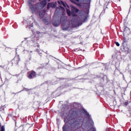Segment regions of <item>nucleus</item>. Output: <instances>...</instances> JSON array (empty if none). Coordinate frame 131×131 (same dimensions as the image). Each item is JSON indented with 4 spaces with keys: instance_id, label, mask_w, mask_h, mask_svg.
I'll list each match as a JSON object with an SVG mask.
<instances>
[{
    "instance_id": "a211bd4d",
    "label": "nucleus",
    "mask_w": 131,
    "mask_h": 131,
    "mask_svg": "<svg viewBox=\"0 0 131 131\" xmlns=\"http://www.w3.org/2000/svg\"><path fill=\"white\" fill-rule=\"evenodd\" d=\"M86 20H88V16H85L83 19V22H86Z\"/></svg>"
},
{
    "instance_id": "4468645a",
    "label": "nucleus",
    "mask_w": 131,
    "mask_h": 131,
    "mask_svg": "<svg viewBox=\"0 0 131 131\" xmlns=\"http://www.w3.org/2000/svg\"><path fill=\"white\" fill-rule=\"evenodd\" d=\"M5 51L6 52H9V51H11V48H9V47H7L5 49Z\"/></svg>"
},
{
    "instance_id": "f8f14e48",
    "label": "nucleus",
    "mask_w": 131,
    "mask_h": 131,
    "mask_svg": "<svg viewBox=\"0 0 131 131\" xmlns=\"http://www.w3.org/2000/svg\"><path fill=\"white\" fill-rule=\"evenodd\" d=\"M67 13L68 16H71V15H72V12H71V11H70V10L68 9H67Z\"/></svg>"
},
{
    "instance_id": "a878e982",
    "label": "nucleus",
    "mask_w": 131,
    "mask_h": 131,
    "mask_svg": "<svg viewBox=\"0 0 131 131\" xmlns=\"http://www.w3.org/2000/svg\"><path fill=\"white\" fill-rule=\"evenodd\" d=\"M77 2H78V3H79L80 2V0H76Z\"/></svg>"
},
{
    "instance_id": "4be33fe9",
    "label": "nucleus",
    "mask_w": 131,
    "mask_h": 131,
    "mask_svg": "<svg viewBox=\"0 0 131 131\" xmlns=\"http://www.w3.org/2000/svg\"><path fill=\"white\" fill-rule=\"evenodd\" d=\"M52 8H56V4L52 3Z\"/></svg>"
},
{
    "instance_id": "1a4fd4ad",
    "label": "nucleus",
    "mask_w": 131,
    "mask_h": 131,
    "mask_svg": "<svg viewBox=\"0 0 131 131\" xmlns=\"http://www.w3.org/2000/svg\"><path fill=\"white\" fill-rule=\"evenodd\" d=\"M62 30H67V29H68V26H67V25H65V24H62Z\"/></svg>"
},
{
    "instance_id": "cd10ccee",
    "label": "nucleus",
    "mask_w": 131,
    "mask_h": 131,
    "mask_svg": "<svg viewBox=\"0 0 131 131\" xmlns=\"http://www.w3.org/2000/svg\"><path fill=\"white\" fill-rule=\"evenodd\" d=\"M129 131H131V128H129Z\"/></svg>"
},
{
    "instance_id": "c85d7f7f",
    "label": "nucleus",
    "mask_w": 131,
    "mask_h": 131,
    "mask_svg": "<svg viewBox=\"0 0 131 131\" xmlns=\"http://www.w3.org/2000/svg\"><path fill=\"white\" fill-rule=\"evenodd\" d=\"M37 47H38V48H39V45H38Z\"/></svg>"
},
{
    "instance_id": "20e7f679",
    "label": "nucleus",
    "mask_w": 131,
    "mask_h": 131,
    "mask_svg": "<svg viewBox=\"0 0 131 131\" xmlns=\"http://www.w3.org/2000/svg\"><path fill=\"white\" fill-rule=\"evenodd\" d=\"M27 75H28L27 77L29 79H32L33 78H35V77L37 76V74L35 71L33 70L28 72L27 73Z\"/></svg>"
},
{
    "instance_id": "7c9ffc66",
    "label": "nucleus",
    "mask_w": 131,
    "mask_h": 131,
    "mask_svg": "<svg viewBox=\"0 0 131 131\" xmlns=\"http://www.w3.org/2000/svg\"><path fill=\"white\" fill-rule=\"evenodd\" d=\"M70 112H71V110H70Z\"/></svg>"
},
{
    "instance_id": "423d86ee",
    "label": "nucleus",
    "mask_w": 131,
    "mask_h": 131,
    "mask_svg": "<svg viewBox=\"0 0 131 131\" xmlns=\"http://www.w3.org/2000/svg\"><path fill=\"white\" fill-rule=\"evenodd\" d=\"M19 61H20V58H19V57L18 56L15 57L12 60V63L18 65V63H19Z\"/></svg>"
},
{
    "instance_id": "5701e85b",
    "label": "nucleus",
    "mask_w": 131,
    "mask_h": 131,
    "mask_svg": "<svg viewBox=\"0 0 131 131\" xmlns=\"http://www.w3.org/2000/svg\"><path fill=\"white\" fill-rule=\"evenodd\" d=\"M62 5H63V7H66V5L65 4V3H64V2Z\"/></svg>"
},
{
    "instance_id": "6e6552de",
    "label": "nucleus",
    "mask_w": 131,
    "mask_h": 131,
    "mask_svg": "<svg viewBox=\"0 0 131 131\" xmlns=\"http://www.w3.org/2000/svg\"><path fill=\"white\" fill-rule=\"evenodd\" d=\"M68 129V125L64 124L62 127V131H69L67 130ZM70 131H74V130L70 129Z\"/></svg>"
},
{
    "instance_id": "c756f323",
    "label": "nucleus",
    "mask_w": 131,
    "mask_h": 131,
    "mask_svg": "<svg viewBox=\"0 0 131 131\" xmlns=\"http://www.w3.org/2000/svg\"><path fill=\"white\" fill-rule=\"evenodd\" d=\"M49 2H51V0H48Z\"/></svg>"
},
{
    "instance_id": "f3484780",
    "label": "nucleus",
    "mask_w": 131,
    "mask_h": 131,
    "mask_svg": "<svg viewBox=\"0 0 131 131\" xmlns=\"http://www.w3.org/2000/svg\"><path fill=\"white\" fill-rule=\"evenodd\" d=\"M115 45H116L117 47H119L120 46V44L117 41L115 42Z\"/></svg>"
},
{
    "instance_id": "7ed1b4c3",
    "label": "nucleus",
    "mask_w": 131,
    "mask_h": 131,
    "mask_svg": "<svg viewBox=\"0 0 131 131\" xmlns=\"http://www.w3.org/2000/svg\"><path fill=\"white\" fill-rule=\"evenodd\" d=\"M71 125L74 127H76L78 126H81L82 125V122L80 121L79 119H74L73 122L71 123Z\"/></svg>"
},
{
    "instance_id": "2eb2a0df",
    "label": "nucleus",
    "mask_w": 131,
    "mask_h": 131,
    "mask_svg": "<svg viewBox=\"0 0 131 131\" xmlns=\"http://www.w3.org/2000/svg\"><path fill=\"white\" fill-rule=\"evenodd\" d=\"M129 103L127 101H125L123 103V106H127L128 105Z\"/></svg>"
},
{
    "instance_id": "9b49d317",
    "label": "nucleus",
    "mask_w": 131,
    "mask_h": 131,
    "mask_svg": "<svg viewBox=\"0 0 131 131\" xmlns=\"http://www.w3.org/2000/svg\"><path fill=\"white\" fill-rule=\"evenodd\" d=\"M52 6H53V3H48V5H47L48 10L50 9V8H52Z\"/></svg>"
},
{
    "instance_id": "2f4dec72",
    "label": "nucleus",
    "mask_w": 131,
    "mask_h": 131,
    "mask_svg": "<svg viewBox=\"0 0 131 131\" xmlns=\"http://www.w3.org/2000/svg\"><path fill=\"white\" fill-rule=\"evenodd\" d=\"M39 1H41V0H39Z\"/></svg>"
},
{
    "instance_id": "bb28decb",
    "label": "nucleus",
    "mask_w": 131,
    "mask_h": 131,
    "mask_svg": "<svg viewBox=\"0 0 131 131\" xmlns=\"http://www.w3.org/2000/svg\"><path fill=\"white\" fill-rule=\"evenodd\" d=\"M80 25H82V23H80Z\"/></svg>"
},
{
    "instance_id": "393cba45",
    "label": "nucleus",
    "mask_w": 131,
    "mask_h": 131,
    "mask_svg": "<svg viewBox=\"0 0 131 131\" xmlns=\"http://www.w3.org/2000/svg\"><path fill=\"white\" fill-rule=\"evenodd\" d=\"M86 116H90V114H89L88 113H86Z\"/></svg>"
},
{
    "instance_id": "f03ea898",
    "label": "nucleus",
    "mask_w": 131,
    "mask_h": 131,
    "mask_svg": "<svg viewBox=\"0 0 131 131\" xmlns=\"http://www.w3.org/2000/svg\"><path fill=\"white\" fill-rule=\"evenodd\" d=\"M129 32V29L125 27L124 30V40H123L122 43L123 50H124L125 52H128L129 50V48H128V47L127 46V43L128 42V40H129V35H128Z\"/></svg>"
},
{
    "instance_id": "0eeeda50",
    "label": "nucleus",
    "mask_w": 131,
    "mask_h": 131,
    "mask_svg": "<svg viewBox=\"0 0 131 131\" xmlns=\"http://www.w3.org/2000/svg\"><path fill=\"white\" fill-rule=\"evenodd\" d=\"M47 4H48V0H43L40 2L42 9H43L47 6Z\"/></svg>"
},
{
    "instance_id": "6ab92c4d",
    "label": "nucleus",
    "mask_w": 131,
    "mask_h": 131,
    "mask_svg": "<svg viewBox=\"0 0 131 131\" xmlns=\"http://www.w3.org/2000/svg\"><path fill=\"white\" fill-rule=\"evenodd\" d=\"M58 4H59V5H62L64 2L63 1H58L57 2Z\"/></svg>"
},
{
    "instance_id": "9d476101",
    "label": "nucleus",
    "mask_w": 131,
    "mask_h": 131,
    "mask_svg": "<svg viewBox=\"0 0 131 131\" xmlns=\"http://www.w3.org/2000/svg\"><path fill=\"white\" fill-rule=\"evenodd\" d=\"M59 22H60V21H58V23L54 21L52 23V25H53V26H54V27H58V26H59Z\"/></svg>"
},
{
    "instance_id": "412c9836",
    "label": "nucleus",
    "mask_w": 131,
    "mask_h": 131,
    "mask_svg": "<svg viewBox=\"0 0 131 131\" xmlns=\"http://www.w3.org/2000/svg\"><path fill=\"white\" fill-rule=\"evenodd\" d=\"M86 2L88 4H91L92 0H86Z\"/></svg>"
},
{
    "instance_id": "b1692460",
    "label": "nucleus",
    "mask_w": 131,
    "mask_h": 131,
    "mask_svg": "<svg viewBox=\"0 0 131 131\" xmlns=\"http://www.w3.org/2000/svg\"><path fill=\"white\" fill-rule=\"evenodd\" d=\"M72 3H73V4H76L75 1H72Z\"/></svg>"
},
{
    "instance_id": "39448f33",
    "label": "nucleus",
    "mask_w": 131,
    "mask_h": 131,
    "mask_svg": "<svg viewBox=\"0 0 131 131\" xmlns=\"http://www.w3.org/2000/svg\"><path fill=\"white\" fill-rule=\"evenodd\" d=\"M72 15L73 16V17H76L77 16V14H76V13H78V12H79V10H78V9H77L76 7H72Z\"/></svg>"
},
{
    "instance_id": "ddd939ff",
    "label": "nucleus",
    "mask_w": 131,
    "mask_h": 131,
    "mask_svg": "<svg viewBox=\"0 0 131 131\" xmlns=\"http://www.w3.org/2000/svg\"><path fill=\"white\" fill-rule=\"evenodd\" d=\"M43 21L45 22V24H46V25H48V24H49V21H48L47 19L44 18V19H43Z\"/></svg>"
},
{
    "instance_id": "aec40b11",
    "label": "nucleus",
    "mask_w": 131,
    "mask_h": 131,
    "mask_svg": "<svg viewBox=\"0 0 131 131\" xmlns=\"http://www.w3.org/2000/svg\"><path fill=\"white\" fill-rule=\"evenodd\" d=\"M91 131H96V129L94 127H92L90 129Z\"/></svg>"
},
{
    "instance_id": "f257e3e1",
    "label": "nucleus",
    "mask_w": 131,
    "mask_h": 131,
    "mask_svg": "<svg viewBox=\"0 0 131 131\" xmlns=\"http://www.w3.org/2000/svg\"><path fill=\"white\" fill-rule=\"evenodd\" d=\"M29 5V11L32 13V14H38L39 17L41 19L46 14V10H42L40 11V4L36 3L35 4H33L32 3V1H30L28 2Z\"/></svg>"
},
{
    "instance_id": "dca6fc26",
    "label": "nucleus",
    "mask_w": 131,
    "mask_h": 131,
    "mask_svg": "<svg viewBox=\"0 0 131 131\" xmlns=\"http://www.w3.org/2000/svg\"><path fill=\"white\" fill-rule=\"evenodd\" d=\"M1 131H5V126H1Z\"/></svg>"
}]
</instances>
